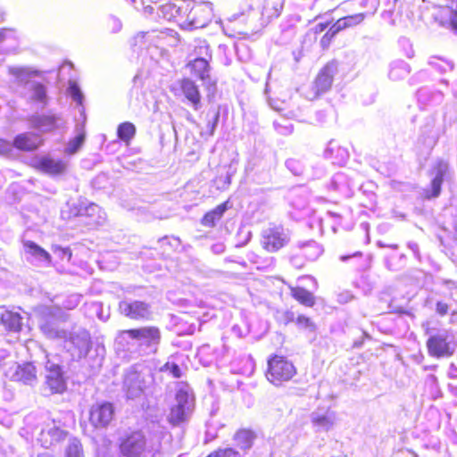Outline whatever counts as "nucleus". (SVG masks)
<instances>
[{
  "mask_svg": "<svg viewBox=\"0 0 457 457\" xmlns=\"http://www.w3.org/2000/svg\"><path fill=\"white\" fill-rule=\"evenodd\" d=\"M296 374L295 366L287 357L278 354H272L269 357L265 377L273 386H281L292 380Z\"/></svg>",
  "mask_w": 457,
  "mask_h": 457,
  "instance_id": "1",
  "label": "nucleus"
},
{
  "mask_svg": "<svg viewBox=\"0 0 457 457\" xmlns=\"http://www.w3.org/2000/svg\"><path fill=\"white\" fill-rule=\"evenodd\" d=\"M175 399L176 404L170 407L167 420L172 426H179L187 421L188 414L195 410V396L193 390L185 383L184 387L177 390Z\"/></svg>",
  "mask_w": 457,
  "mask_h": 457,
  "instance_id": "2",
  "label": "nucleus"
},
{
  "mask_svg": "<svg viewBox=\"0 0 457 457\" xmlns=\"http://www.w3.org/2000/svg\"><path fill=\"white\" fill-rule=\"evenodd\" d=\"M118 449L120 457H154L145 433L139 429L120 437Z\"/></svg>",
  "mask_w": 457,
  "mask_h": 457,
  "instance_id": "3",
  "label": "nucleus"
},
{
  "mask_svg": "<svg viewBox=\"0 0 457 457\" xmlns=\"http://www.w3.org/2000/svg\"><path fill=\"white\" fill-rule=\"evenodd\" d=\"M432 18L439 26L457 32V0H436Z\"/></svg>",
  "mask_w": 457,
  "mask_h": 457,
  "instance_id": "4",
  "label": "nucleus"
},
{
  "mask_svg": "<svg viewBox=\"0 0 457 457\" xmlns=\"http://www.w3.org/2000/svg\"><path fill=\"white\" fill-rule=\"evenodd\" d=\"M115 417V407L111 402H98L92 404L88 411V421L93 428H106Z\"/></svg>",
  "mask_w": 457,
  "mask_h": 457,
  "instance_id": "5",
  "label": "nucleus"
},
{
  "mask_svg": "<svg viewBox=\"0 0 457 457\" xmlns=\"http://www.w3.org/2000/svg\"><path fill=\"white\" fill-rule=\"evenodd\" d=\"M118 311L125 318L137 321L149 320L153 315L151 304L141 300L120 301Z\"/></svg>",
  "mask_w": 457,
  "mask_h": 457,
  "instance_id": "6",
  "label": "nucleus"
},
{
  "mask_svg": "<svg viewBox=\"0 0 457 457\" xmlns=\"http://www.w3.org/2000/svg\"><path fill=\"white\" fill-rule=\"evenodd\" d=\"M44 386L50 395H62L66 392L67 382L61 365L46 361Z\"/></svg>",
  "mask_w": 457,
  "mask_h": 457,
  "instance_id": "7",
  "label": "nucleus"
},
{
  "mask_svg": "<svg viewBox=\"0 0 457 457\" xmlns=\"http://www.w3.org/2000/svg\"><path fill=\"white\" fill-rule=\"evenodd\" d=\"M176 96H181L191 108L197 112L203 106V97L198 85L189 78H183L178 81L174 89Z\"/></svg>",
  "mask_w": 457,
  "mask_h": 457,
  "instance_id": "8",
  "label": "nucleus"
},
{
  "mask_svg": "<svg viewBox=\"0 0 457 457\" xmlns=\"http://www.w3.org/2000/svg\"><path fill=\"white\" fill-rule=\"evenodd\" d=\"M120 334H126L129 339L140 341L146 347H157L162 340V332L156 326L132 328L121 330Z\"/></svg>",
  "mask_w": 457,
  "mask_h": 457,
  "instance_id": "9",
  "label": "nucleus"
},
{
  "mask_svg": "<svg viewBox=\"0 0 457 457\" xmlns=\"http://www.w3.org/2000/svg\"><path fill=\"white\" fill-rule=\"evenodd\" d=\"M426 347L428 355L436 359L449 358L454 353V346L448 336L443 333L430 335L426 341Z\"/></svg>",
  "mask_w": 457,
  "mask_h": 457,
  "instance_id": "10",
  "label": "nucleus"
},
{
  "mask_svg": "<svg viewBox=\"0 0 457 457\" xmlns=\"http://www.w3.org/2000/svg\"><path fill=\"white\" fill-rule=\"evenodd\" d=\"M289 238L281 225H272L262 234V246L268 253H276L285 247Z\"/></svg>",
  "mask_w": 457,
  "mask_h": 457,
  "instance_id": "11",
  "label": "nucleus"
},
{
  "mask_svg": "<svg viewBox=\"0 0 457 457\" xmlns=\"http://www.w3.org/2000/svg\"><path fill=\"white\" fill-rule=\"evenodd\" d=\"M336 71L337 68L334 61L327 62L320 70L312 86L314 98L320 96L331 88Z\"/></svg>",
  "mask_w": 457,
  "mask_h": 457,
  "instance_id": "12",
  "label": "nucleus"
},
{
  "mask_svg": "<svg viewBox=\"0 0 457 457\" xmlns=\"http://www.w3.org/2000/svg\"><path fill=\"white\" fill-rule=\"evenodd\" d=\"M212 18V10L206 4H194L189 10L184 25L195 29L207 26Z\"/></svg>",
  "mask_w": 457,
  "mask_h": 457,
  "instance_id": "13",
  "label": "nucleus"
},
{
  "mask_svg": "<svg viewBox=\"0 0 457 457\" xmlns=\"http://www.w3.org/2000/svg\"><path fill=\"white\" fill-rule=\"evenodd\" d=\"M44 142V138L38 133L27 131L17 134L12 139V145L18 151L32 153L38 150Z\"/></svg>",
  "mask_w": 457,
  "mask_h": 457,
  "instance_id": "14",
  "label": "nucleus"
},
{
  "mask_svg": "<svg viewBox=\"0 0 457 457\" xmlns=\"http://www.w3.org/2000/svg\"><path fill=\"white\" fill-rule=\"evenodd\" d=\"M11 379L16 383L32 386L37 382L38 370L33 361L19 363L12 374Z\"/></svg>",
  "mask_w": 457,
  "mask_h": 457,
  "instance_id": "15",
  "label": "nucleus"
},
{
  "mask_svg": "<svg viewBox=\"0 0 457 457\" xmlns=\"http://www.w3.org/2000/svg\"><path fill=\"white\" fill-rule=\"evenodd\" d=\"M35 169L50 176H59L66 170L62 160H54L49 156L41 157L34 165Z\"/></svg>",
  "mask_w": 457,
  "mask_h": 457,
  "instance_id": "16",
  "label": "nucleus"
},
{
  "mask_svg": "<svg viewBox=\"0 0 457 457\" xmlns=\"http://www.w3.org/2000/svg\"><path fill=\"white\" fill-rule=\"evenodd\" d=\"M436 174L431 180V188L424 191L425 199H432L438 197L441 194V187L444 182L445 176L448 172V164L440 161L436 165Z\"/></svg>",
  "mask_w": 457,
  "mask_h": 457,
  "instance_id": "17",
  "label": "nucleus"
},
{
  "mask_svg": "<svg viewBox=\"0 0 457 457\" xmlns=\"http://www.w3.org/2000/svg\"><path fill=\"white\" fill-rule=\"evenodd\" d=\"M68 432L59 427H53L47 430H43L40 434L39 441L45 448L65 440Z\"/></svg>",
  "mask_w": 457,
  "mask_h": 457,
  "instance_id": "18",
  "label": "nucleus"
},
{
  "mask_svg": "<svg viewBox=\"0 0 457 457\" xmlns=\"http://www.w3.org/2000/svg\"><path fill=\"white\" fill-rule=\"evenodd\" d=\"M230 207L229 200L217 205L215 208L208 211L201 219V224L204 227L213 228L217 222L221 220L225 212Z\"/></svg>",
  "mask_w": 457,
  "mask_h": 457,
  "instance_id": "19",
  "label": "nucleus"
},
{
  "mask_svg": "<svg viewBox=\"0 0 457 457\" xmlns=\"http://www.w3.org/2000/svg\"><path fill=\"white\" fill-rule=\"evenodd\" d=\"M29 120L33 129L43 132L53 131L57 129V119L54 115H34Z\"/></svg>",
  "mask_w": 457,
  "mask_h": 457,
  "instance_id": "20",
  "label": "nucleus"
},
{
  "mask_svg": "<svg viewBox=\"0 0 457 457\" xmlns=\"http://www.w3.org/2000/svg\"><path fill=\"white\" fill-rule=\"evenodd\" d=\"M0 323L9 332H19L21 329V316L18 312L6 310L0 315Z\"/></svg>",
  "mask_w": 457,
  "mask_h": 457,
  "instance_id": "21",
  "label": "nucleus"
},
{
  "mask_svg": "<svg viewBox=\"0 0 457 457\" xmlns=\"http://www.w3.org/2000/svg\"><path fill=\"white\" fill-rule=\"evenodd\" d=\"M192 74L197 77L201 80H206L210 79V64L204 58H195L189 62L187 65Z\"/></svg>",
  "mask_w": 457,
  "mask_h": 457,
  "instance_id": "22",
  "label": "nucleus"
},
{
  "mask_svg": "<svg viewBox=\"0 0 457 457\" xmlns=\"http://www.w3.org/2000/svg\"><path fill=\"white\" fill-rule=\"evenodd\" d=\"M289 289L291 296L300 304L310 308L315 305V296L309 290L302 287H290Z\"/></svg>",
  "mask_w": 457,
  "mask_h": 457,
  "instance_id": "23",
  "label": "nucleus"
},
{
  "mask_svg": "<svg viewBox=\"0 0 457 457\" xmlns=\"http://www.w3.org/2000/svg\"><path fill=\"white\" fill-rule=\"evenodd\" d=\"M366 18L364 12L346 15L337 19L333 24L337 29L341 32L345 29H351L360 25Z\"/></svg>",
  "mask_w": 457,
  "mask_h": 457,
  "instance_id": "24",
  "label": "nucleus"
},
{
  "mask_svg": "<svg viewBox=\"0 0 457 457\" xmlns=\"http://www.w3.org/2000/svg\"><path fill=\"white\" fill-rule=\"evenodd\" d=\"M233 438L240 448L246 450L252 447L255 434L251 429L240 428L235 433Z\"/></svg>",
  "mask_w": 457,
  "mask_h": 457,
  "instance_id": "25",
  "label": "nucleus"
},
{
  "mask_svg": "<svg viewBox=\"0 0 457 457\" xmlns=\"http://www.w3.org/2000/svg\"><path fill=\"white\" fill-rule=\"evenodd\" d=\"M136 134V127L133 123L125 121L120 123L117 129L118 137L129 144Z\"/></svg>",
  "mask_w": 457,
  "mask_h": 457,
  "instance_id": "26",
  "label": "nucleus"
},
{
  "mask_svg": "<svg viewBox=\"0 0 457 457\" xmlns=\"http://www.w3.org/2000/svg\"><path fill=\"white\" fill-rule=\"evenodd\" d=\"M297 328L303 332L314 333L317 330V325L312 319L304 314H299L295 318Z\"/></svg>",
  "mask_w": 457,
  "mask_h": 457,
  "instance_id": "27",
  "label": "nucleus"
},
{
  "mask_svg": "<svg viewBox=\"0 0 457 457\" xmlns=\"http://www.w3.org/2000/svg\"><path fill=\"white\" fill-rule=\"evenodd\" d=\"M159 244L162 254L169 256L171 253L177 251V249L180 245V240L179 237H164L160 240Z\"/></svg>",
  "mask_w": 457,
  "mask_h": 457,
  "instance_id": "28",
  "label": "nucleus"
},
{
  "mask_svg": "<svg viewBox=\"0 0 457 457\" xmlns=\"http://www.w3.org/2000/svg\"><path fill=\"white\" fill-rule=\"evenodd\" d=\"M312 422L318 429L328 430L334 424V415L317 414L312 419Z\"/></svg>",
  "mask_w": 457,
  "mask_h": 457,
  "instance_id": "29",
  "label": "nucleus"
},
{
  "mask_svg": "<svg viewBox=\"0 0 457 457\" xmlns=\"http://www.w3.org/2000/svg\"><path fill=\"white\" fill-rule=\"evenodd\" d=\"M23 247L31 254L38 255L47 262H51L50 253L33 241H24Z\"/></svg>",
  "mask_w": 457,
  "mask_h": 457,
  "instance_id": "30",
  "label": "nucleus"
},
{
  "mask_svg": "<svg viewBox=\"0 0 457 457\" xmlns=\"http://www.w3.org/2000/svg\"><path fill=\"white\" fill-rule=\"evenodd\" d=\"M339 33L334 24H332L328 30L324 33V35L320 39V47L323 50H327L329 48L333 39Z\"/></svg>",
  "mask_w": 457,
  "mask_h": 457,
  "instance_id": "31",
  "label": "nucleus"
},
{
  "mask_svg": "<svg viewBox=\"0 0 457 457\" xmlns=\"http://www.w3.org/2000/svg\"><path fill=\"white\" fill-rule=\"evenodd\" d=\"M66 457H84L82 445L78 439H73L69 443Z\"/></svg>",
  "mask_w": 457,
  "mask_h": 457,
  "instance_id": "32",
  "label": "nucleus"
},
{
  "mask_svg": "<svg viewBox=\"0 0 457 457\" xmlns=\"http://www.w3.org/2000/svg\"><path fill=\"white\" fill-rule=\"evenodd\" d=\"M86 138L84 132L79 133L74 138L70 140L67 153L70 154H75L83 145Z\"/></svg>",
  "mask_w": 457,
  "mask_h": 457,
  "instance_id": "33",
  "label": "nucleus"
},
{
  "mask_svg": "<svg viewBox=\"0 0 457 457\" xmlns=\"http://www.w3.org/2000/svg\"><path fill=\"white\" fill-rule=\"evenodd\" d=\"M206 457H242L240 453L233 448H219Z\"/></svg>",
  "mask_w": 457,
  "mask_h": 457,
  "instance_id": "34",
  "label": "nucleus"
},
{
  "mask_svg": "<svg viewBox=\"0 0 457 457\" xmlns=\"http://www.w3.org/2000/svg\"><path fill=\"white\" fill-rule=\"evenodd\" d=\"M283 9L282 3H276L271 5L270 3H267L264 5V11L266 12L269 18H277L280 15Z\"/></svg>",
  "mask_w": 457,
  "mask_h": 457,
  "instance_id": "35",
  "label": "nucleus"
},
{
  "mask_svg": "<svg viewBox=\"0 0 457 457\" xmlns=\"http://www.w3.org/2000/svg\"><path fill=\"white\" fill-rule=\"evenodd\" d=\"M68 90L73 100L79 104H81L83 101V94L81 93L79 85L75 81H70Z\"/></svg>",
  "mask_w": 457,
  "mask_h": 457,
  "instance_id": "36",
  "label": "nucleus"
},
{
  "mask_svg": "<svg viewBox=\"0 0 457 457\" xmlns=\"http://www.w3.org/2000/svg\"><path fill=\"white\" fill-rule=\"evenodd\" d=\"M33 90L35 93V98L38 101H42L46 97V89L45 87L40 84L37 83L33 86Z\"/></svg>",
  "mask_w": 457,
  "mask_h": 457,
  "instance_id": "37",
  "label": "nucleus"
},
{
  "mask_svg": "<svg viewBox=\"0 0 457 457\" xmlns=\"http://www.w3.org/2000/svg\"><path fill=\"white\" fill-rule=\"evenodd\" d=\"M12 145L6 139L0 138V154L7 155L12 153Z\"/></svg>",
  "mask_w": 457,
  "mask_h": 457,
  "instance_id": "38",
  "label": "nucleus"
},
{
  "mask_svg": "<svg viewBox=\"0 0 457 457\" xmlns=\"http://www.w3.org/2000/svg\"><path fill=\"white\" fill-rule=\"evenodd\" d=\"M329 25L328 21L320 22L311 29L310 32L316 37L318 35L322 33Z\"/></svg>",
  "mask_w": 457,
  "mask_h": 457,
  "instance_id": "39",
  "label": "nucleus"
},
{
  "mask_svg": "<svg viewBox=\"0 0 457 457\" xmlns=\"http://www.w3.org/2000/svg\"><path fill=\"white\" fill-rule=\"evenodd\" d=\"M165 367L170 370V372L174 378H179L182 376L181 370L177 363H166Z\"/></svg>",
  "mask_w": 457,
  "mask_h": 457,
  "instance_id": "40",
  "label": "nucleus"
},
{
  "mask_svg": "<svg viewBox=\"0 0 457 457\" xmlns=\"http://www.w3.org/2000/svg\"><path fill=\"white\" fill-rule=\"evenodd\" d=\"M436 306L437 313L441 316H444L448 312L449 306L446 303L437 302Z\"/></svg>",
  "mask_w": 457,
  "mask_h": 457,
  "instance_id": "41",
  "label": "nucleus"
},
{
  "mask_svg": "<svg viewBox=\"0 0 457 457\" xmlns=\"http://www.w3.org/2000/svg\"><path fill=\"white\" fill-rule=\"evenodd\" d=\"M283 322L285 325H287L291 322L295 323V318L294 312L290 311H287L283 313Z\"/></svg>",
  "mask_w": 457,
  "mask_h": 457,
  "instance_id": "42",
  "label": "nucleus"
},
{
  "mask_svg": "<svg viewBox=\"0 0 457 457\" xmlns=\"http://www.w3.org/2000/svg\"><path fill=\"white\" fill-rule=\"evenodd\" d=\"M362 253L361 252H355L353 255H343L340 257L342 261L348 260L351 256L356 257V256H361Z\"/></svg>",
  "mask_w": 457,
  "mask_h": 457,
  "instance_id": "43",
  "label": "nucleus"
},
{
  "mask_svg": "<svg viewBox=\"0 0 457 457\" xmlns=\"http://www.w3.org/2000/svg\"><path fill=\"white\" fill-rule=\"evenodd\" d=\"M37 457H56V456H54V454H52L50 453H42L37 454Z\"/></svg>",
  "mask_w": 457,
  "mask_h": 457,
  "instance_id": "44",
  "label": "nucleus"
},
{
  "mask_svg": "<svg viewBox=\"0 0 457 457\" xmlns=\"http://www.w3.org/2000/svg\"><path fill=\"white\" fill-rule=\"evenodd\" d=\"M218 120H219V113H217L215 115V117H214V121H213V124H212V129H211V133H213L214 128H215V125H216Z\"/></svg>",
  "mask_w": 457,
  "mask_h": 457,
  "instance_id": "45",
  "label": "nucleus"
}]
</instances>
